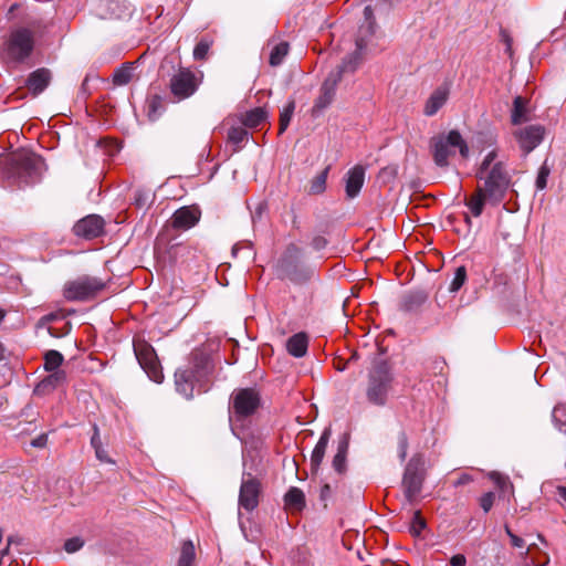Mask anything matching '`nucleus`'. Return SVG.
Listing matches in <instances>:
<instances>
[{
    "mask_svg": "<svg viewBox=\"0 0 566 566\" xmlns=\"http://www.w3.org/2000/svg\"><path fill=\"white\" fill-rule=\"evenodd\" d=\"M212 371L211 358L203 353H195L191 366L175 373L176 390L186 399L193 397L196 387H198V392L208 391Z\"/></svg>",
    "mask_w": 566,
    "mask_h": 566,
    "instance_id": "f257e3e1",
    "label": "nucleus"
},
{
    "mask_svg": "<svg viewBox=\"0 0 566 566\" xmlns=\"http://www.w3.org/2000/svg\"><path fill=\"white\" fill-rule=\"evenodd\" d=\"M497 154L491 150L482 160L476 178L483 181V190L494 203L501 202L511 185V176L502 161H495Z\"/></svg>",
    "mask_w": 566,
    "mask_h": 566,
    "instance_id": "f03ea898",
    "label": "nucleus"
},
{
    "mask_svg": "<svg viewBox=\"0 0 566 566\" xmlns=\"http://www.w3.org/2000/svg\"><path fill=\"white\" fill-rule=\"evenodd\" d=\"M2 164L9 168L12 176L23 178L25 182L35 181L41 176L44 166L40 156L29 151L13 153L0 159V165Z\"/></svg>",
    "mask_w": 566,
    "mask_h": 566,
    "instance_id": "7ed1b4c3",
    "label": "nucleus"
},
{
    "mask_svg": "<svg viewBox=\"0 0 566 566\" xmlns=\"http://www.w3.org/2000/svg\"><path fill=\"white\" fill-rule=\"evenodd\" d=\"M392 375L385 361L377 363L368 373L366 397L373 405L382 406L391 388Z\"/></svg>",
    "mask_w": 566,
    "mask_h": 566,
    "instance_id": "20e7f679",
    "label": "nucleus"
},
{
    "mask_svg": "<svg viewBox=\"0 0 566 566\" xmlns=\"http://www.w3.org/2000/svg\"><path fill=\"white\" fill-rule=\"evenodd\" d=\"M105 286L98 277L83 275L64 284L63 296L67 301L85 302L95 297Z\"/></svg>",
    "mask_w": 566,
    "mask_h": 566,
    "instance_id": "39448f33",
    "label": "nucleus"
},
{
    "mask_svg": "<svg viewBox=\"0 0 566 566\" xmlns=\"http://www.w3.org/2000/svg\"><path fill=\"white\" fill-rule=\"evenodd\" d=\"M34 48L33 32L25 28H20L11 32L6 44V56L12 62H23L28 59Z\"/></svg>",
    "mask_w": 566,
    "mask_h": 566,
    "instance_id": "423d86ee",
    "label": "nucleus"
},
{
    "mask_svg": "<svg viewBox=\"0 0 566 566\" xmlns=\"http://www.w3.org/2000/svg\"><path fill=\"white\" fill-rule=\"evenodd\" d=\"M133 346L140 367L153 381L160 384L164 374L154 347L143 338H134Z\"/></svg>",
    "mask_w": 566,
    "mask_h": 566,
    "instance_id": "0eeeda50",
    "label": "nucleus"
},
{
    "mask_svg": "<svg viewBox=\"0 0 566 566\" xmlns=\"http://www.w3.org/2000/svg\"><path fill=\"white\" fill-rule=\"evenodd\" d=\"M355 60L352 56H347L340 65L333 70L321 86L319 96L316 98L314 109L321 111L326 108L334 99L336 87L342 81L345 72H354L350 70L354 65Z\"/></svg>",
    "mask_w": 566,
    "mask_h": 566,
    "instance_id": "6e6552de",
    "label": "nucleus"
},
{
    "mask_svg": "<svg viewBox=\"0 0 566 566\" xmlns=\"http://www.w3.org/2000/svg\"><path fill=\"white\" fill-rule=\"evenodd\" d=\"M301 254V248L295 243H290L277 262V270L281 275L296 283L307 280V275L302 268Z\"/></svg>",
    "mask_w": 566,
    "mask_h": 566,
    "instance_id": "1a4fd4ad",
    "label": "nucleus"
},
{
    "mask_svg": "<svg viewBox=\"0 0 566 566\" xmlns=\"http://www.w3.org/2000/svg\"><path fill=\"white\" fill-rule=\"evenodd\" d=\"M231 403L235 419L242 420L256 412L261 405V397L253 388H241L233 391Z\"/></svg>",
    "mask_w": 566,
    "mask_h": 566,
    "instance_id": "9d476101",
    "label": "nucleus"
},
{
    "mask_svg": "<svg viewBox=\"0 0 566 566\" xmlns=\"http://www.w3.org/2000/svg\"><path fill=\"white\" fill-rule=\"evenodd\" d=\"M364 17L366 22L358 30L356 38V50L349 55L355 60V63L350 70H356L363 62L365 49L376 32V20L374 17V10L370 6L365 7Z\"/></svg>",
    "mask_w": 566,
    "mask_h": 566,
    "instance_id": "9b49d317",
    "label": "nucleus"
},
{
    "mask_svg": "<svg viewBox=\"0 0 566 566\" xmlns=\"http://www.w3.org/2000/svg\"><path fill=\"white\" fill-rule=\"evenodd\" d=\"M200 77L187 67H180L170 78V91L178 99L190 97L198 88Z\"/></svg>",
    "mask_w": 566,
    "mask_h": 566,
    "instance_id": "f8f14e48",
    "label": "nucleus"
},
{
    "mask_svg": "<svg viewBox=\"0 0 566 566\" xmlns=\"http://www.w3.org/2000/svg\"><path fill=\"white\" fill-rule=\"evenodd\" d=\"M421 467L422 459L420 455L412 457L406 467L402 486L408 501H412L421 491L424 480Z\"/></svg>",
    "mask_w": 566,
    "mask_h": 566,
    "instance_id": "ddd939ff",
    "label": "nucleus"
},
{
    "mask_svg": "<svg viewBox=\"0 0 566 566\" xmlns=\"http://www.w3.org/2000/svg\"><path fill=\"white\" fill-rule=\"evenodd\" d=\"M262 485L251 473L244 474L239 493V505L248 512L253 511L260 502Z\"/></svg>",
    "mask_w": 566,
    "mask_h": 566,
    "instance_id": "4468645a",
    "label": "nucleus"
},
{
    "mask_svg": "<svg viewBox=\"0 0 566 566\" xmlns=\"http://www.w3.org/2000/svg\"><path fill=\"white\" fill-rule=\"evenodd\" d=\"M105 232V221L98 214H88L73 226V233L76 237L93 240Z\"/></svg>",
    "mask_w": 566,
    "mask_h": 566,
    "instance_id": "2eb2a0df",
    "label": "nucleus"
},
{
    "mask_svg": "<svg viewBox=\"0 0 566 566\" xmlns=\"http://www.w3.org/2000/svg\"><path fill=\"white\" fill-rule=\"evenodd\" d=\"M545 128L541 125H530L514 132V137L517 139L520 147L524 155H528L535 149L543 140Z\"/></svg>",
    "mask_w": 566,
    "mask_h": 566,
    "instance_id": "dca6fc26",
    "label": "nucleus"
},
{
    "mask_svg": "<svg viewBox=\"0 0 566 566\" xmlns=\"http://www.w3.org/2000/svg\"><path fill=\"white\" fill-rule=\"evenodd\" d=\"M200 217L201 211L197 206H185L174 212L170 224L176 230H188L199 222Z\"/></svg>",
    "mask_w": 566,
    "mask_h": 566,
    "instance_id": "f3484780",
    "label": "nucleus"
},
{
    "mask_svg": "<svg viewBox=\"0 0 566 566\" xmlns=\"http://www.w3.org/2000/svg\"><path fill=\"white\" fill-rule=\"evenodd\" d=\"M51 81L52 72L46 67H40L29 74L25 87L32 96H38L46 90Z\"/></svg>",
    "mask_w": 566,
    "mask_h": 566,
    "instance_id": "a211bd4d",
    "label": "nucleus"
},
{
    "mask_svg": "<svg viewBox=\"0 0 566 566\" xmlns=\"http://www.w3.org/2000/svg\"><path fill=\"white\" fill-rule=\"evenodd\" d=\"M132 14L130 7L122 0H108L101 6V17L109 20H124Z\"/></svg>",
    "mask_w": 566,
    "mask_h": 566,
    "instance_id": "6ab92c4d",
    "label": "nucleus"
},
{
    "mask_svg": "<svg viewBox=\"0 0 566 566\" xmlns=\"http://www.w3.org/2000/svg\"><path fill=\"white\" fill-rule=\"evenodd\" d=\"M449 94L450 90L447 85L437 87L427 99L423 107V114L426 116H433L437 114V112L447 103Z\"/></svg>",
    "mask_w": 566,
    "mask_h": 566,
    "instance_id": "aec40b11",
    "label": "nucleus"
},
{
    "mask_svg": "<svg viewBox=\"0 0 566 566\" xmlns=\"http://www.w3.org/2000/svg\"><path fill=\"white\" fill-rule=\"evenodd\" d=\"M364 179L365 169L363 166L357 165L348 171L346 179V195L348 198H355L359 193Z\"/></svg>",
    "mask_w": 566,
    "mask_h": 566,
    "instance_id": "412c9836",
    "label": "nucleus"
},
{
    "mask_svg": "<svg viewBox=\"0 0 566 566\" xmlns=\"http://www.w3.org/2000/svg\"><path fill=\"white\" fill-rule=\"evenodd\" d=\"M65 382L66 373L62 369L53 370L49 376H46L38 384L35 391L46 394L51 390H54L55 388L63 386Z\"/></svg>",
    "mask_w": 566,
    "mask_h": 566,
    "instance_id": "4be33fe9",
    "label": "nucleus"
},
{
    "mask_svg": "<svg viewBox=\"0 0 566 566\" xmlns=\"http://www.w3.org/2000/svg\"><path fill=\"white\" fill-rule=\"evenodd\" d=\"M329 438H331V429L326 428L323 431L318 442L316 443V446L312 452V455H311L312 471H317L319 465L322 464Z\"/></svg>",
    "mask_w": 566,
    "mask_h": 566,
    "instance_id": "5701e85b",
    "label": "nucleus"
},
{
    "mask_svg": "<svg viewBox=\"0 0 566 566\" xmlns=\"http://www.w3.org/2000/svg\"><path fill=\"white\" fill-rule=\"evenodd\" d=\"M284 505L287 510L301 512L306 505L304 492L296 486L290 488L284 495Z\"/></svg>",
    "mask_w": 566,
    "mask_h": 566,
    "instance_id": "b1692460",
    "label": "nucleus"
},
{
    "mask_svg": "<svg viewBox=\"0 0 566 566\" xmlns=\"http://www.w3.org/2000/svg\"><path fill=\"white\" fill-rule=\"evenodd\" d=\"M308 338L305 333H297L289 338L287 352L294 357H303L307 352Z\"/></svg>",
    "mask_w": 566,
    "mask_h": 566,
    "instance_id": "393cba45",
    "label": "nucleus"
},
{
    "mask_svg": "<svg viewBox=\"0 0 566 566\" xmlns=\"http://www.w3.org/2000/svg\"><path fill=\"white\" fill-rule=\"evenodd\" d=\"M486 200H489L486 191L478 186L475 191L465 200V205L474 217H480Z\"/></svg>",
    "mask_w": 566,
    "mask_h": 566,
    "instance_id": "a878e982",
    "label": "nucleus"
},
{
    "mask_svg": "<svg viewBox=\"0 0 566 566\" xmlns=\"http://www.w3.org/2000/svg\"><path fill=\"white\" fill-rule=\"evenodd\" d=\"M432 148L436 165L439 167H447L449 164L448 158L453 153L450 150V147L447 146L443 138L432 139Z\"/></svg>",
    "mask_w": 566,
    "mask_h": 566,
    "instance_id": "bb28decb",
    "label": "nucleus"
},
{
    "mask_svg": "<svg viewBox=\"0 0 566 566\" xmlns=\"http://www.w3.org/2000/svg\"><path fill=\"white\" fill-rule=\"evenodd\" d=\"M527 101L522 96H516L513 102V109L511 115L512 124L518 125L528 120L527 117Z\"/></svg>",
    "mask_w": 566,
    "mask_h": 566,
    "instance_id": "cd10ccee",
    "label": "nucleus"
},
{
    "mask_svg": "<svg viewBox=\"0 0 566 566\" xmlns=\"http://www.w3.org/2000/svg\"><path fill=\"white\" fill-rule=\"evenodd\" d=\"M266 111L262 107H256L254 109L247 112L242 116L241 122L245 127L254 128L258 127L261 123H263L266 119Z\"/></svg>",
    "mask_w": 566,
    "mask_h": 566,
    "instance_id": "c85d7f7f",
    "label": "nucleus"
},
{
    "mask_svg": "<svg viewBox=\"0 0 566 566\" xmlns=\"http://www.w3.org/2000/svg\"><path fill=\"white\" fill-rule=\"evenodd\" d=\"M290 51V44L286 41H281L275 44H273L270 56H269V63L271 66H279L285 56L289 54Z\"/></svg>",
    "mask_w": 566,
    "mask_h": 566,
    "instance_id": "c756f323",
    "label": "nucleus"
},
{
    "mask_svg": "<svg viewBox=\"0 0 566 566\" xmlns=\"http://www.w3.org/2000/svg\"><path fill=\"white\" fill-rule=\"evenodd\" d=\"M348 452V441L347 439H343L339 441L337 447V452L333 459V468L339 474H343L346 471V457Z\"/></svg>",
    "mask_w": 566,
    "mask_h": 566,
    "instance_id": "7c9ffc66",
    "label": "nucleus"
},
{
    "mask_svg": "<svg viewBox=\"0 0 566 566\" xmlns=\"http://www.w3.org/2000/svg\"><path fill=\"white\" fill-rule=\"evenodd\" d=\"M134 76V63H125L113 74V83L118 86L128 84Z\"/></svg>",
    "mask_w": 566,
    "mask_h": 566,
    "instance_id": "2f4dec72",
    "label": "nucleus"
},
{
    "mask_svg": "<svg viewBox=\"0 0 566 566\" xmlns=\"http://www.w3.org/2000/svg\"><path fill=\"white\" fill-rule=\"evenodd\" d=\"M195 546L191 541H186L181 545L178 566H195Z\"/></svg>",
    "mask_w": 566,
    "mask_h": 566,
    "instance_id": "473e14b6",
    "label": "nucleus"
},
{
    "mask_svg": "<svg viewBox=\"0 0 566 566\" xmlns=\"http://www.w3.org/2000/svg\"><path fill=\"white\" fill-rule=\"evenodd\" d=\"M444 143H447L448 147H459L460 154L462 157H467L469 154V148L465 142L463 140L461 134L458 130H451L443 138Z\"/></svg>",
    "mask_w": 566,
    "mask_h": 566,
    "instance_id": "72a5a7b5",
    "label": "nucleus"
},
{
    "mask_svg": "<svg viewBox=\"0 0 566 566\" xmlns=\"http://www.w3.org/2000/svg\"><path fill=\"white\" fill-rule=\"evenodd\" d=\"M329 172V166H327L322 172L312 179L308 193L319 195L326 189V180Z\"/></svg>",
    "mask_w": 566,
    "mask_h": 566,
    "instance_id": "f704fd0d",
    "label": "nucleus"
},
{
    "mask_svg": "<svg viewBox=\"0 0 566 566\" xmlns=\"http://www.w3.org/2000/svg\"><path fill=\"white\" fill-rule=\"evenodd\" d=\"M295 109V102L290 101L280 113L279 134H283L290 125L291 118Z\"/></svg>",
    "mask_w": 566,
    "mask_h": 566,
    "instance_id": "c9c22d12",
    "label": "nucleus"
},
{
    "mask_svg": "<svg viewBox=\"0 0 566 566\" xmlns=\"http://www.w3.org/2000/svg\"><path fill=\"white\" fill-rule=\"evenodd\" d=\"M133 205L138 209L147 208L153 202V196L149 190L138 188L133 195Z\"/></svg>",
    "mask_w": 566,
    "mask_h": 566,
    "instance_id": "e433bc0d",
    "label": "nucleus"
},
{
    "mask_svg": "<svg viewBox=\"0 0 566 566\" xmlns=\"http://www.w3.org/2000/svg\"><path fill=\"white\" fill-rule=\"evenodd\" d=\"M63 363V355L57 350H49L44 355V368L48 371L59 370Z\"/></svg>",
    "mask_w": 566,
    "mask_h": 566,
    "instance_id": "4c0bfd02",
    "label": "nucleus"
},
{
    "mask_svg": "<svg viewBox=\"0 0 566 566\" xmlns=\"http://www.w3.org/2000/svg\"><path fill=\"white\" fill-rule=\"evenodd\" d=\"M212 44V39L207 36L202 38L193 49V59L197 61L206 60Z\"/></svg>",
    "mask_w": 566,
    "mask_h": 566,
    "instance_id": "58836bf2",
    "label": "nucleus"
},
{
    "mask_svg": "<svg viewBox=\"0 0 566 566\" xmlns=\"http://www.w3.org/2000/svg\"><path fill=\"white\" fill-rule=\"evenodd\" d=\"M428 293L423 291H417L406 297L405 305L408 310H412L422 305L428 300Z\"/></svg>",
    "mask_w": 566,
    "mask_h": 566,
    "instance_id": "ea45409f",
    "label": "nucleus"
},
{
    "mask_svg": "<svg viewBox=\"0 0 566 566\" xmlns=\"http://www.w3.org/2000/svg\"><path fill=\"white\" fill-rule=\"evenodd\" d=\"M489 478L495 483V485L502 491V492H512L513 493V484L510 482V480L502 475L499 472H491L489 474Z\"/></svg>",
    "mask_w": 566,
    "mask_h": 566,
    "instance_id": "a19ab883",
    "label": "nucleus"
},
{
    "mask_svg": "<svg viewBox=\"0 0 566 566\" xmlns=\"http://www.w3.org/2000/svg\"><path fill=\"white\" fill-rule=\"evenodd\" d=\"M465 280H467V269L465 266H459L455 270V273H454V277L450 284V287L449 290L451 292H458L462 286L463 284L465 283Z\"/></svg>",
    "mask_w": 566,
    "mask_h": 566,
    "instance_id": "79ce46f5",
    "label": "nucleus"
},
{
    "mask_svg": "<svg viewBox=\"0 0 566 566\" xmlns=\"http://www.w3.org/2000/svg\"><path fill=\"white\" fill-rule=\"evenodd\" d=\"M549 174H551V167L547 165V160H545L543 163V165L539 167L538 174L536 177V188L538 190L545 189Z\"/></svg>",
    "mask_w": 566,
    "mask_h": 566,
    "instance_id": "37998d69",
    "label": "nucleus"
},
{
    "mask_svg": "<svg viewBox=\"0 0 566 566\" xmlns=\"http://www.w3.org/2000/svg\"><path fill=\"white\" fill-rule=\"evenodd\" d=\"M447 368V363L442 357H433L427 364V369L433 375H441Z\"/></svg>",
    "mask_w": 566,
    "mask_h": 566,
    "instance_id": "c03bdc74",
    "label": "nucleus"
},
{
    "mask_svg": "<svg viewBox=\"0 0 566 566\" xmlns=\"http://www.w3.org/2000/svg\"><path fill=\"white\" fill-rule=\"evenodd\" d=\"M248 136V132L244 127H231L228 132V139L233 144L242 143Z\"/></svg>",
    "mask_w": 566,
    "mask_h": 566,
    "instance_id": "a18cd8bd",
    "label": "nucleus"
},
{
    "mask_svg": "<svg viewBox=\"0 0 566 566\" xmlns=\"http://www.w3.org/2000/svg\"><path fill=\"white\" fill-rule=\"evenodd\" d=\"M426 527V521L420 512H416L412 517L410 532L413 536H419L421 531Z\"/></svg>",
    "mask_w": 566,
    "mask_h": 566,
    "instance_id": "49530a36",
    "label": "nucleus"
},
{
    "mask_svg": "<svg viewBox=\"0 0 566 566\" xmlns=\"http://www.w3.org/2000/svg\"><path fill=\"white\" fill-rule=\"evenodd\" d=\"M84 545V541L80 537H72L65 541L64 549L69 553H75L80 551Z\"/></svg>",
    "mask_w": 566,
    "mask_h": 566,
    "instance_id": "de8ad7c7",
    "label": "nucleus"
},
{
    "mask_svg": "<svg viewBox=\"0 0 566 566\" xmlns=\"http://www.w3.org/2000/svg\"><path fill=\"white\" fill-rule=\"evenodd\" d=\"M500 38H501V41L505 44V52L507 53V55L510 57L513 56V39L510 34V32L505 29H501L500 31Z\"/></svg>",
    "mask_w": 566,
    "mask_h": 566,
    "instance_id": "09e8293b",
    "label": "nucleus"
},
{
    "mask_svg": "<svg viewBox=\"0 0 566 566\" xmlns=\"http://www.w3.org/2000/svg\"><path fill=\"white\" fill-rule=\"evenodd\" d=\"M160 106V98L158 96L153 97L148 105V117L150 120H155L158 117V111Z\"/></svg>",
    "mask_w": 566,
    "mask_h": 566,
    "instance_id": "8fccbe9b",
    "label": "nucleus"
},
{
    "mask_svg": "<svg viewBox=\"0 0 566 566\" xmlns=\"http://www.w3.org/2000/svg\"><path fill=\"white\" fill-rule=\"evenodd\" d=\"M494 500L495 494L493 492H488L480 497V505L485 513L492 509Z\"/></svg>",
    "mask_w": 566,
    "mask_h": 566,
    "instance_id": "3c124183",
    "label": "nucleus"
},
{
    "mask_svg": "<svg viewBox=\"0 0 566 566\" xmlns=\"http://www.w3.org/2000/svg\"><path fill=\"white\" fill-rule=\"evenodd\" d=\"M505 533L511 539V545L516 548H522L525 546V542L520 536L515 535L512 530L509 527V525L504 526Z\"/></svg>",
    "mask_w": 566,
    "mask_h": 566,
    "instance_id": "603ef678",
    "label": "nucleus"
},
{
    "mask_svg": "<svg viewBox=\"0 0 566 566\" xmlns=\"http://www.w3.org/2000/svg\"><path fill=\"white\" fill-rule=\"evenodd\" d=\"M398 448H399V455L401 460H405L407 457V450H408V438L406 433H400L398 439Z\"/></svg>",
    "mask_w": 566,
    "mask_h": 566,
    "instance_id": "864d4df0",
    "label": "nucleus"
},
{
    "mask_svg": "<svg viewBox=\"0 0 566 566\" xmlns=\"http://www.w3.org/2000/svg\"><path fill=\"white\" fill-rule=\"evenodd\" d=\"M48 444V434L42 433L31 441V446L34 448H44Z\"/></svg>",
    "mask_w": 566,
    "mask_h": 566,
    "instance_id": "5fc2aeb1",
    "label": "nucleus"
},
{
    "mask_svg": "<svg viewBox=\"0 0 566 566\" xmlns=\"http://www.w3.org/2000/svg\"><path fill=\"white\" fill-rule=\"evenodd\" d=\"M93 430H94V433L91 438V444H92L93 449L95 450L96 448L102 447V441H101V437H99V429L96 424L93 426Z\"/></svg>",
    "mask_w": 566,
    "mask_h": 566,
    "instance_id": "6e6d98bb",
    "label": "nucleus"
},
{
    "mask_svg": "<svg viewBox=\"0 0 566 566\" xmlns=\"http://www.w3.org/2000/svg\"><path fill=\"white\" fill-rule=\"evenodd\" d=\"M312 245L315 250H322V249L326 248L327 240H326V238H324L322 235H316L312 240Z\"/></svg>",
    "mask_w": 566,
    "mask_h": 566,
    "instance_id": "4d7b16f0",
    "label": "nucleus"
},
{
    "mask_svg": "<svg viewBox=\"0 0 566 566\" xmlns=\"http://www.w3.org/2000/svg\"><path fill=\"white\" fill-rule=\"evenodd\" d=\"M96 458L106 463H114L112 459L108 458L106 450L102 447L95 449Z\"/></svg>",
    "mask_w": 566,
    "mask_h": 566,
    "instance_id": "13d9d810",
    "label": "nucleus"
},
{
    "mask_svg": "<svg viewBox=\"0 0 566 566\" xmlns=\"http://www.w3.org/2000/svg\"><path fill=\"white\" fill-rule=\"evenodd\" d=\"M397 175V169L395 167H385L380 170V178H395Z\"/></svg>",
    "mask_w": 566,
    "mask_h": 566,
    "instance_id": "bf43d9fd",
    "label": "nucleus"
},
{
    "mask_svg": "<svg viewBox=\"0 0 566 566\" xmlns=\"http://www.w3.org/2000/svg\"><path fill=\"white\" fill-rule=\"evenodd\" d=\"M450 564H451V566H465L467 558L462 554H457L451 557Z\"/></svg>",
    "mask_w": 566,
    "mask_h": 566,
    "instance_id": "052dcab7",
    "label": "nucleus"
},
{
    "mask_svg": "<svg viewBox=\"0 0 566 566\" xmlns=\"http://www.w3.org/2000/svg\"><path fill=\"white\" fill-rule=\"evenodd\" d=\"M472 479L469 474H462L459 476V479L457 481H454V486H460V485H464V484H468L469 482H471Z\"/></svg>",
    "mask_w": 566,
    "mask_h": 566,
    "instance_id": "680f3d73",
    "label": "nucleus"
},
{
    "mask_svg": "<svg viewBox=\"0 0 566 566\" xmlns=\"http://www.w3.org/2000/svg\"><path fill=\"white\" fill-rule=\"evenodd\" d=\"M332 493V488L329 484H324L321 491L322 500H326Z\"/></svg>",
    "mask_w": 566,
    "mask_h": 566,
    "instance_id": "e2e57ef3",
    "label": "nucleus"
},
{
    "mask_svg": "<svg viewBox=\"0 0 566 566\" xmlns=\"http://www.w3.org/2000/svg\"><path fill=\"white\" fill-rule=\"evenodd\" d=\"M557 494L564 503H566V488L565 486H558L557 488Z\"/></svg>",
    "mask_w": 566,
    "mask_h": 566,
    "instance_id": "0e129e2a",
    "label": "nucleus"
},
{
    "mask_svg": "<svg viewBox=\"0 0 566 566\" xmlns=\"http://www.w3.org/2000/svg\"><path fill=\"white\" fill-rule=\"evenodd\" d=\"M10 546H11V545L7 544V546H6L2 551H0L1 559H2L4 556H7V555L9 554V552H10Z\"/></svg>",
    "mask_w": 566,
    "mask_h": 566,
    "instance_id": "69168bd1",
    "label": "nucleus"
},
{
    "mask_svg": "<svg viewBox=\"0 0 566 566\" xmlns=\"http://www.w3.org/2000/svg\"><path fill=\"white\" fill-rule=\"evenodd\" d=\"M19 543H20V538H15L13 536H9L8 537V543L7 544L11 545V544H19Z\"/></svg>",
    "mask_w": 566,
    "mask_h": 566,
    "instance_id": "338daca9",
    "label": "nucleus"
},
{
    "mask_svg": "<svg viewBox=\"0 0 566 566\" xmlns=\"http://www.w3.org/2000/svg\"><path fill=\"white\" fill-rule=\"evenodd\" d=\"M4 347L3 345L0 343V361L4 359Z\"/></svg>",
    "mask_w": 566,
    "mask_h": 566,
    "instance_id": "774afa93",
    "label": "nucleus"
}]
</instances>
